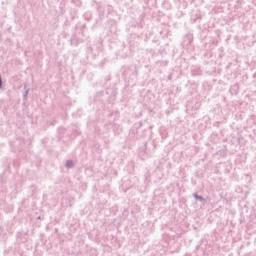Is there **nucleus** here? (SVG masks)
Here are the masks:
<instances>
[{
    "mask_svg": "<svg viewBox=\"0 0 256 256\" xmlns=\"http://www.w3.org/2000/svg\"><path fill=\"white\" fill-rule=\"evenodd\" d=\"M1 85H2V81H1V76H0V87H1Z\"/></svg>",
    "mask_w": 256,
    "mask_h": 256,
    "instance_id": "f257e3e1",
    "label": "nucleus"
},
{
    "mask_svg": "<svg viewBox=\"0 0 256 256\" xmlns=\"http://www.w3.org/2000/svg\"><path fill=\"white\" fill-rule=\"evenodd\" d=\"M67 165H68V166H70V165H69V162H68V164H67Z\"/></svg>",
    "mask_w": 256,
    "mask_h": 256,
    "instance_id": "f03ea898",
    "label": "nucleus"
}]
</instances>
